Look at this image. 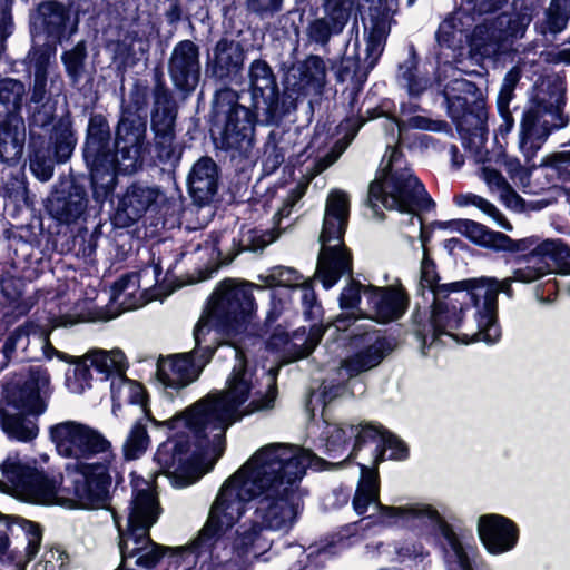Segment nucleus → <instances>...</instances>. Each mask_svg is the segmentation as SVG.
<instances>
[{"mask_svg":"<svg viewBox=\"0 0 570 570\" xmlns=\"http://www.w3.org/2000/svg\"><path fill=\"white\" fill-rule=\"evenodd\" d=\"M327 462L309 450L272 443L257 450L222 487L208 519L189 549L209 553L207 570H246V557L266 550L262 529L287 531L303 507L307 468Z\"/></svg>","mask_w":570,"mask_h":570,"instance_id":"nucleus-1","label":"nucleus"},{"mask_svg":"<svg viewBox=\"0 0 570 570\" xmlns=\"http://www.w3.org/2000/svg\"><path fill=\"white\" fill-rule=\"evenodd\" d=\"M236 363L226 382V390L208 394L180 415L163 422L169 429L185 425L199 448L213 446L220 455L225 431L245 415L274 407L277 396L276 373L271 370L264 389L248 367L245 355L235 348Z\"/></svg>","mask_w":570,"mask_h":570,"instance_id":"nucleus-2","label":"nucleus"},{"mask_svg":"<svg viewBox=\"0 0 570 570\" xmlns=\"http://www.w3.org/2000/svg\"><path fill=\"white\" fill-rule=\"evenodd\" d=\"M50 438L59 455L75 460L66 468V478L75 483L73 494L108 503L117 464L111 442L99 430L78 421L51 426Z\"/></svg>","mask_w":570,"mask_h":570,"instance_id":"nucleus-3","label":"nucleus"},{"mask_svg":"<svg viewBox=\"0 0 570 570\" xmlns=\"http://www.w3.org/2000/svg\"><path fill=\"white\" fill-rule=\"evenodd\" d=\"M381 170L368 187V206L376 210L382 207L406 214V224L417 226L420 239H423L421 210L429 209L433 203L424 186L407 167L402 153L393 147L382 159Z\"/></svg>","mask_w":570,"mask_h":570,"instance_id":"nucleus-4","label":"nucleus"},{"mask_svg":"<svg viewBox=\"0 0 570 570\" xmlns=\"http://www.w3.org/2000/svg\"><path fill=\"white\" fill-rule=\"evenodd\" d=\"M0 469L7 491L21 501L81 509H99L107 505L101 499L85 500L76 497L72 480L67 479V484L62 485L60 475H49L39 471L17 453L9 454Z\"/></svg>","mask_w":570,"mask_h":570,"instance_id":"nucleus-5","label":"nucleus"},{"mask_svg":"<svg viewBox=\"0 0 570 570\" xmlns=\"http://www.w3.org/2000/svg\"><path fill=\"white\" fill-rule=\"evenodd\" d=\"M353 508L358 514H364L372 508L374 510L372 515H376L386 525H392L400 519H425L433 530L446 541L450 569L472 570L469 558L456 534L434 509L423 504L396 508L380 503L377 473L365 465H362V474L353 499Z\"/></svg>","mask_w":570,"mask_h":570,"instance_id":"nucleus-6","label":"nucleus"},{"mask_svg":"<svg viewBox=\"0 0 570 570\" xmlns=\"http://www.w3.org/2000/svg\"><path fill=\"white\" fill-rule=\"evenodd\" d=\"M50 393V375L42 366H29L16 374L4 387L7 406L0 407V425L3 432L21 442L33 440L39 431L36 421L21 413H12L9 406L39 415L45 412Z\"/></svg>","mask_w":570,"mask_h":570,"instance_id":"nucleus-7","label":"nucleus"},{"mask_svg":"<svg viewBox=\"0 0 570 570\" xmlns=\"http://www.w3.org/2000/svg\"><path fill=\"white\" fill-rule=\"evenodd\" d=\"M161 509L156 494L149 489L137 490L127 518V528L119 530V550L122 561L132 559L137 567H155L168 548L155 543L149 537L150 528L157 522Z\"/></svg>","mask_w":570,"mask_h":570,"instance_id":"nucleus-8","label":"nucleus"},{"mask_svg":"<svg viewBox=\"0 0 570 570\" xmlns=\"http://www.w3.org/2000/svg\"><path fill=\"white\" fill-rule=\"evenodd\" d=\"M348 214V195L343 190H332L326 199L316 268V277L325 288L332 287L344 274L352 272V258L343 244Z\"/></svg>","mask_w":570,"mask_h":570,"instance_id":"nucleus-9","label":"nucleus"},{"mask_svg":"<svg viewBox=\"0 0 570 570\" xmlns=\"http://www.w3.org/2000/svg\"><path fill=\"white\" fill-rule=\"evenodd\" d=\"M262 289L247 282L223 281L212 296L207 314L202 316L194 330L196 345H200L212 326L227 333H239L247 328L256 315L253 289Z\"/></svg>","mask_w":570,"mask_h":570,"instance_id":"nucleus-10","label":"nucleus"},{"mask_svg":"<svg viewBox=\"0 0 570 570\" xmlns=\"http://www.w3.org/2000/svg\"><path fill=\"white\" fill-rule=\"evenodd\" d=\"M514 282L513 275L502 281L490 277L464 281L466 293L463 296L469 297L475 307V325H466V337L488 344L500 340L501 330L497 321L498 295L502 292L511 296V285Z\"/></svg>","mask_w":570,"mask_h":570,"instance_id":"nucleus-11","label":"nucleus"},{"mask_svg":"<svg viewBox=\"0 0 570 570\" xmlns=\"http://www.w3.org/2000/svg\"><path fill=\"white\" fill-rule=\"evenodd\" d=\"M569 117L559 105L534 100L524 110L520 120L519 149L531 159L541 149L552 131L564 128Z\"/></svg>","mask_w":570,"mask_h":570,"instance_id":"nucleus-12","label":"nucleus"},{"mask_svg":"<svg viewBox=\"0 0 570 570\" xmlns=\"http://www.w3.org/2000/svg\"><path fill=\"white\" fill-rule=\"evenodd\" d=\"M109 136V126L106 119L101 116L91 117L83 156L90 167L91 181L97 196H106L114 189Z\"/></svg>","mask_w":570,"mask_h":570,"instance_id":"nucleus-13","label":"nucleus"},{"mask_svg":"<svg viewBox=\"0 0 570 570\" xmlns=\"http://www.w3.org/2000/svg\"><path fill=\"white\" fill-rule=\"evenodd\" d=\"M146 120L136 112H125L120 118L115 139V153H111L112 176L117 173L131 174L142 164L146 149Z\"/></svg>","mask_w":570,"mask_h":570,"instance_id":"nucleus-14","label":"nucleus"},{"mask_svg":"<svg viewBox=\"0 0 570 570\" xmlns=\"http://www.w3.org/2000/svg\"><path fill=\"white\" fill-rule=\"evenodd\" d=\"M161 272L160 264L155 263L139 273L121 277L112 287V302L121 306L122 311H131L146 305L156 298V295L148 294V288L153 286V283L159 281Z\"/></svg>","mask_w":570,"mask_h":570,"instance_id":"nucleus-15","label":"nucleus"},{"mask_svg":"<svg viewBox=\"0 0 570 570\" xmlns=\"http://www.w3.org/2000/svg\"><path fill=\"white\" fill-rule=\"evenodd\" d=\"M456 301V298L450 297L448 299H433L428 330L424 328L423 331L417 332L423 347H425L428 344L429 338L430 345H432L442 335H448L452 338L459 340V336L454 334V331L461 326L464 328V331L461 333L462 342L466 344L475 342L474 340L464 335V333L468 331V324L475 325V317L472 321L462 324V308H459L454 304Z\"/></svg>","mask_w":570,"mask_h":570,"instance_id":"nucleus-16","label":"nucleus"},{"mask_svg":"<svg viewBox=\"0 0 570 570\" xmlns=\"http://www.w3.org/2000/svg\"><path fill=\"white\" fill-rule=\"evenodd\" d=\"M189 444L179 441H168L161 444L155 455L161 472L166 474L174 487L184 488L196 482V459Z\"/></svg>","mask_w":570,"mask_h":570,"instance_id":"nucleus-17","label":"nucleus"},{"mask_svg":"<svg viewBox=\"0 0 570 570\" xmlns=\"http://www.w3.org/2000/svg\"><path fill=\"white\" fill-rule=\"evenodd\" d=\"M364 314L379 323L400 318L409 305L407 294L399 282L383 287L368 285L364 289Z\"/></svg>","mask_w":570,"mask_h":570,"instance_id":"nucleus-18","label":"nucleus"},{"mask_svg":"<svg viewBox=\"0 0 570 570\" xmlns=\"http://www.w3.org/2000/svg\"><path fill=\"white\" fill-rule=\"evenodd\" d=\"M528 22L525 18L501 14L492 22L479 24L471 36V47L481 56H492L500 50V42L508 37H522Z\"/></svg>","mask_w":570,"mask_h":570,"instance_id":"nucleus-19","label":"nucleus"},{"mask_svg":"<svg viewBox=\"0 0 570 570\" xmlns=\"http://www.w3.org/2000/svg\"><path fill=\"white\" fill-rule=\"evenodd\" d=\"M248 80L255 109L262 110L267 120L273 119L278 111L279 99L272 68L264 60H254L249 66Z\"/></svg>","mask_w":570,"mask_h":570,"instance_id":"nucleus-20","label":"nucleus"},{"mask_svg":"<svg viewBox=\"0 0 570 570\" xmlns=\"http://www.w3.org/2000/svg\"><path fill=\"white\" fill-rule=\"evenodd\" d=\"M168 71L178 89L187 92L193 91L200 77L198 47L190 40L178 42L169 58Z\"/></svg>","mask_w":570,"mask_h":570,"instance_id":"nucleus-21","label":"nucleus"},{"mask_svg":"<svg viewBox=\"0 0 570 570\" xmlns=\"http://www.w3.org/2000/svg\"><path fill=\"white\" fill-rule=\"evenodd\" d=\"M196 353L193 351L159 358L156 372L158 381L167 387L177 390L194 382L204 366V363L195 360Z\"/></svg>","mask_w":570,"mask_h":570,"instance_id":"nucleus-22","label":"nucleus"},{"mask_svg":"<svg viewBox=\"0 0 570 570\" xmlns=\"http://www.w3.org/2000/svg\"><path fill=\"white\" fill-rule=\"evenodd\" d=\"M159 196V189L141 184L130 185L118 203L115 222L126 227L137 222Z\"/></svg>","mask_w":570,"mask_h":570,"instance_id":"nucleus-23","label":"nucleus"},{"mask_svg":"<svg viewBox=\"0 0 570 570\" xmlns=\"http://www.w3.org/2000/svg\"><path fill=\"white\" fill-rule=\"evenodd\" d=\"M480 538L491 553H502L514 547L518 532L514 524L498 514L484 515L479 520Z\"/></svg>","mask_w":570,"mask_h":570,"instance_id":"nucleus-24","label":"nucleus"},{"mask_svg":"<svg viewBox=\"0 0 570 570\" xmlns=\"http://www.w3.org/2000/svg\"><path fill=\"white\" fill-rule=\"evenodd\" d=\"M31 343L40 347L45 356L49 360L53 356H57L60 360H68L65 353L56 350L51 345L48 333L33 324L19 326L7 338L2 351L0 352V357L9 360L17 351L27 352Z\"/></svg>","mask_w":570,"mask_h":570,"instance_id":"nucleus-25","label":"nucleus"},{"mask_svg":"<svg viewBox=\"0 0 570 570\" xmlns=\"http://www.w3.org/2000/svg\"><path fill=\"white\" fill-rule=\"evenodd\" d=\"M87 208L85 190L73 184L56 190L48 199L47 209L52 218L63 224L76 222Z\"/></svg>","mask_w":570,"mask_h":570,"instance_id":"nucleus-26","label":"nucleus"},{"mask_svg":"<svg viewBox=\"0 0 570 570\" xmlns=\"http://www.w3.org/2000/svg\"><path fill=\"white\" fill-rule=\"evenodd\" d=\"M440 228H449L466 236L473 243L497 249V250H515L514 242L507 235L490 230L484 225L470 219H458L452 222L435 223Z\"/></svg>","mask_w":570,"mask_h":570,"instance_id":"nucleus-27","label":"nucleus"},{"mask_svg":"<svg viewBox=\"0 0 570 570\" xmlns=\"http://www.w3.org/2000/svg\"><path fill=\"white\" fill-rule=\"evenodd\" d=\"M326 66L318 56H309L298 62L288 73L287 83L298 95L320 92L325 86Z\"/></svg>","mask_w":570,"mask_h":570,"instance_id":"nucleus-28","label":"nucleus"},{"mask_svg":"<svg viewBox=\"0 0 570 570\" xmlns=\"http://www.w3.org/2000/svg\"><path fill=\"white\" fill-rule=\"evenodd\" d=\"M324 331L320 326H312L308 334L305 330L295 331L292 336L287 333H275L268 341L272 348H283L288 355L291 361H296L308 356L316 345L320 343Z\"/></svg>","mask_w":570,"mask_h":570,"instance_id":"nucleus-29","label":"nucleus"},{"mask_svg":"<svg viewBox=\"0 0 570 570\" xmlns=\"http://www.w3.org/2000/svg\"><path fill=\"white\" fill-rule=\"evenodd\" d=\"M187 181L194 200L200 205L208 203L217 191L218 168L215 161L209 157L198 159Z\"/></svg>","mask_w":570,"mask_h":570,"instance_id":"nucleus-30","label":"nucleus"},{"mask_svg":"<svg viewBox=\"0 0 570 570\" xmlns=\"http://www.w3.org/2000/svg\"><path fill=\"white\" fill-rule=\"evenodd\" d=\"M26 141V126L21 116L0 121V159L16 164L22 156Z\"/></svg>","mask_w":570,"mask_h":570,"instance_id":"nucleus-31","label":"nucleus"},{"mask_svg":"<svg viewBox=\"0 0 570 570\" xmlns=\"http://www.w3.org/2000/svg\"><path fill=\"white\" fill-rule=\"evenodd\" d=\"M365 340L367 346L345 360L342 364V370H344L348 376L358 375L362 372L377 366L390 350V344L385 338L366 336Z\"/></svg>","mask_w":570,"mask_h":570,"instance_id":"nucleus-32","label":"nucleus"},{"mask_svg":"<svg viewBox=\"0 0 570 570\" xmlns=\"http://www.w3.org/2000/svg\"><path fill=\"white\" fill-rule=\"evenodd\" d=\"M244 63L242 46L228 39H220L215 49L212 72L216 78L224 79L237 75Z\"/></svg>","mask_w":570,"mask_h":570,"instance_id":"nucleus-33","label":"nucleus"},{"mask_svg":"<svg viewBox=\"0 0 570 570\" xmlns=\"http://www.w3.org/2000/svg\"><path fill=\"white\" fill-rule=\"evenodd\" d=\"M423 239V258L421 262V274L419 283L422 294H424V291L428 289L433 295V299H448L452 293H466V288L463 286L464 281L450 284H439V276L435 269V265L433 261H431L428 256L425 249L426 237L424 234ZM421 242L423 240L421 239Z\"/></svg>","mask_w":570,"mask_h":570,"instance_id":"nucleus-34","label":"nucleus"},{"mask_svg":"<svg viewBox=\"0 0 570 570\" xmlns=\"http://www.w3.org/2000/svg\"><path fill=\"white\" fill-rule=\"evenodd\" d=\"M368 425V423L364 425L327 424L323 433L326 440L325 446L328 456L332 459H340L347 451L350 440L354 438L355 444L347 458L353 455L363 444L357 442V434H360V432H362Z\"/></svg>","mask_w":570,"mask_h":570,"instance_id":"nucleus-35","label":"nucleus"},{"mask_svg":"<svg viewBox=\"0 0 570 570\" xmlns=\"http://www.w3.org/2000/svg\"><path fill=\"white\" fill-rule=\"evenodd\" d=\"M110 392L114 401V412L117 407H120L121 404H137L149 421L158 424L147 409L146 395L142 385L127 379L126 374H121L120 376H115L110 382Z\"/></svg>","mask_w":570,"mask_h":570,"instance_id":"nucleus-36","label":"nucleus"},{"mask_svg":"<svg viewBox=\"0 0 570 570\" xmlns=\"http://www.w3.org/2000/svg\"><path fill=\"white\" fill-rule=\"evenodd\" d=\"M530 256L540 258V265L549 266V273L570 275V248L560 239H546Z\"/></svg>","mask_w":570,"mask_h":570,"instance_id":"nucleus-37","label":"nucleus"},{"mask_svg":"<svg viewBox=\"0 0 570 570\" xmlns=\"http://www.w3.org/2000/svg\"><path fill=\"white\" fill-rule=\"evenodd\" d=\"M175 119V101L169 90L158 78L154 89V111L151 117L154 132L174 131Z\"/></svg>","mask_w":570,"mask_h":570,"instance_id":"nucleus-38","label":"nucleus"},{"mask_svg":"<svg viewBox=\"0 0 570 570\" xmlns=\"http://www.w3.org/2000/svg\"><path fill=\"white\" fill-rule=\"evenodd\" d=\"M85 360L102 374L105 380H110V382L115 376L126 374L128 367L125 354L118 348L110 351L94 348L85 354Z\"/></svg>","mask_w":570,"mask_h":570,"instance_id":"nucleus-39","label":"nucleus"},{"mask_svg":"<svg viewBox=\"0 0 570 570\" xmlns=\"http://www.w3.org/2000/svg\"><path fill=\"white\" fill-rule=\"evenodd\" d=\"M368 440L377 441V454L374 459L375 463L383 461V455L386 448L391 450L390 459L402 460L407 455V449L405 444L395 435L381 430L380 426L370 424L362 432H360V434H357L358 443H365Z\"/></svg>","mask_w":570,"mask_h":570,"instance_id":"nucleus-40","label":"nucleus"},{"mask_svg":"<svg viewBox=\"0 0 570 570\" xmlns=\"http://www.w3.org/2000/svg\"><path fill=\"white\" fill-rule=\"evenodd\" d=\"M26 96L24 85L12 78L0 80V121L20 116Z\"/></svg>","mask_w":570,"mask_h":570,"instance_id":"nucleus-41","label":"nucleus"},{"mask_svg":"<svg viewBox=\"0 0 570 570\" xmlns=\"http://www.w3.org/2000/svg\"><path fill=\"white\" fill-rule=\"evenodd\" d=\"M252 131L249 110L243 106L230 107L224 127V140L228 147L239 144Z\"/></svg>","mask_w":570,"mask_h":570,"instance_id":"nucleus-42","label":"nucleus"},{"mask_svg":"<svg viewBox=\"0 0 570 570\" xmlns=\"http://www.w3.org/2000/svg\"><path fill=\"white\" fill-rule=\"evenodd\" d=\"M474 92L475 86L462 78H455L445 85L443 94L454 120H459L464 115L468 108V96Z\"/></svg>","mask_w":570,"mask_h":570,"instance_id":"nucleus-43","label":"nucleus"},{"mask_svg":"<svg viewBox=\"0 0 570 570\" xmlns=\"http://www.w3.org/2000/svg\"><path fill=\"white\" fill-rule=\"evenodd\" d=\"M371 69L366 68V62L358 52V43L355 42L353 49L347 48L345 55L336 70L337 80L343 82L351 79L355 83H363Z\"/></svg>","mask_w":570,"mask_h":570,"instance_id":"nucleus-44","label":"nucleus"},{"mask_svg":"<svg viewBox=\"0 0 570 570\" xmlns=\"http://www.w3.org/2000/svg\"><path fill=\"white\" fill-rule=\"evenodd\" d=\"M67 14L65 8L57 2H45L39 6L35 17V26L45 29L50 36H58L65 27Z\"/></svg>","mask_w":570,"mask_h":570,"instance_id":"nucleus-45","label":"nucleus"},{"mask_svg":"<svg viewBox=\"0 0 570 570\" xmlns=\"http://www.w3.org/2000/svg\"><path fill=\"white\" fill-rule=\"evenodd\" d=\"M51 140L55 146V154L58 161H66L72 154L76 137L69 117H63L53 127Z\"/></svg>","mask_w":570,"mask_h":570,"instance_id":"nucleus-46","label":"nucleus"},{"mask_svg":"<svg viewBox=\"0 0 570 570\" xmlns=\"http://www.w3.org/2000/svg\"><path fill=\"white\" fill-rule=\"evenodd\" d=\"M480 177L487 184L489 190L499 194L500 198L508 205L519 202L520 198L517 193L495 168L483 166L480 169Z\"/></svg>","mask_w":570,"mask_h":570,"instance_id":"nucleus-47","label":"nucleus"},{"mask_svg":"<svg viewBox=\"0 0 570 570\" xmlns=\"http://www.w3.org/2000/svg\"><path fill=\"white\" fill-rule=\"evenodd\" d=\"M150 439L146 425L137 421L129 430L122 450L126 459L135 460L146 452Z\"/></svg>","mask_w":570,"mask_h":570,"instance_id":"nucleus-48","label":"nucleus"},{"mask_svg":"<svg viewBox=\"0 0 570 570\" xmlns=\"http://www.w3.org/2000/svg\"><path fill=\"white\" fill-rule=\"evenodd\" d=\"M454 203H455V205H458L460 207L470 206V205L475 206L479 209H481L484 214L492 217L498 223V225L500 227H502L507 230L512 229L511 224L504 218V216L499 212V209L493 204H491L489 200H487L485 198H483L479 195H475L472 193L460 194L454 197Z\"/></svg>","mask_w":570,"mask_h":570,"instance_id":"nucleus-49","label":"nucleus"},{"mask_svg":"<svg viewBox=\"0 0 570 570\" xmlns=\"http://www.w3.org/2000/svg\"><path fill=\"white\" fill-rule=\"evenodd\" d=\"M66 356L69 360H63L65 362L73 363L76 365L73 376L67 377V387L75 394H81L90 386L91 374L88 366L89 362L85 360V355L81 357H73L66 354Z\"/></svg>","mask_w":570,"mask_h":570,"instance_id":"nucleus-50","label":"nucleus"},{"mask_svg":"<svg viewBox=\"0 0 570 570\" xmlns=\"http://www.w3.org/2000/svg\"><path fill=\"white\" fill-rule=\"evenodd\" d=\"M386 38V28L384 23H377L370 32L366 39L365 56L363 60L366 62L367 69H373L380 56L383 52Z\"/></svg>","mask_w":570,"mask_h":570,"instance_id":"nucleus-51","label":"nucleus"},{"mask_svg":"<svg viewBox=\"0 0 570 570\" xmlns=\"http://www.w3.org/2000/svg\"><path fill=\"white\" fill-rule=\"evenodd\" d=\"M265 286L299 287L304 283L303 276L289 267H274L268 274L259 276Z\"/></svg>","mask_w":570,"mask_h":570,"instance_id":"nucleus-52","label":"nucleus"},{"mask_svg":"<svg viewBox=\"0 0 570 570\" xmlns=\"http://www.w3.org/2000/svg\"><path fill=\"white\" fill-rule=\"evenodd\" d=\"M19 272L20 267L16 263L9 269H0L1 292L10 302H17L22 295L24 284L18 276Z\"/></svg>","mask_w":570,"mask_h":570,"instance_id":"nucleus-53","label":"nucleus"},{"mask_svg":"<svg viewBox=\"0 0 570 570\" xmlns=\"http://www.w3.org/2000/svg\"><path fill=\"white\" fill-rule=\"evenodd\" d=\"M547 24L551 32L562 31L570 17L569 0H552L546 12Z\"/></svg>","mask_w":570,"mask_h":570,"instance_id":"nucleus-54","label":"nucleus"},{"mask_svg":"<svg viewBox=\"0 0 570 570\" xmlns=\"http://www.w3.org/2000/svg\"><path fill=\"white\" fill-rule=\"evenodd\" d=\"M520 78L521 72L518 68L514 67L511 70H509L503 79L501 89L498 95V109L499 111L505 112V116L508 117V126L511 124L509 105L513 99V91Z\"/></svg>","mask_w":570,"mask_h":570,"instance_id":"nucleus-55","label":"nucleus"},{"mask_svg":"<svg viewBox=\"0 0 570 570\" xmlns=\"http://www.w3.org/2000/svg\"><path fill=\"white\" fill-rule=\"evenodd\" d=\"M342 30V27H337L335 22L324 16L311 22L307 35L312 41L324 46L330 41L332 36L341 33Z\"/></svg>","mask_w":570,"mask_h":570,"instance_id":"nucleus-56","label":"nucleus"},{"mask_svg":"<svg viewBox=\"0 0 570 570\" xmlns=\"http://www.w3.org/2000/svg\"><path fill=\"white\" fill-rule=\"evenodd\" d=\"M353 7L354 0H324L323 2L324 16L343 29L350 19Z\"/></svg>","mask_w":570,"mask_h":570,"instance_id":"nucleus-57","label":"nucleus"},{"mask_svg":"<svg viewBox=\"0 0 570 570\" xmlns=\"http://www.w3.org/2000/svg\"><path fill=\"white\" fill-rule=\"evenodd\" d=\"M85 58L86 48L82 42L77 43L62 56L66 71L73 83H77L82 77Z\"/></svg>","mask_w":570,"mask_h":570,"instance_id":"nucleus-58","label":"nucleus"},{"mask_svg":"<svg viewBox=\"0 0 570 570\" xmlns=\"http://www.w3.org/2000/svg\"><path fill=\"white\" fill-rule=\"evenodd\" d=\"M279 236V232L271 230H248L242 239L244 249L250 252L263 250L267 245L275 242Z\"/></svg>","mask_w":570,"mask_h":570,"instance_id":"nucleus-59","label":"nucleus"},{"mask_svg":"<svg viewBox=\"0 0 570 570\" xmlns=\"http://www.w3.org/2000/svg\"><path fill=\"white\" fill-rule=\"evenodd\" d=\"M364 287L356 281H351L342 291L340 296V305L343 309H357L360 313H364V308L358 307L362 303L361 296L364 295Z\"/></svg>","mask_w":570,"mask_h":570,"instance_id":"nucleus-60","label":"nucleus"},{"mask_svg":"<svg viewBox=\"0 0 570 570\" xmlns=\"http://www.w3.org/2000/svg\"><path fill=\"white\" fill-rule=\"evenodd\" d=\"M20 525L27 535L28 544L26 548V556L27 560L30 561L39 552L42 537L41 530L37 523L24 519L20 520Z\"/></svg>","mask_w":570,"mask_h":570,"instance_id":"nucleus-61","label":"nucleus"},{"mask_svg":"<svg viewBox=\"0 0 570 570\" xmlns=\"http://www.w3.org/2000/svg\"><path fill=\"white\" fill-rule=\"evenodd\" d=\"M28 57L31 66L35 68V72L48 73V67L55 57V50L50 45L46 43L41 47L32 48Z\"/></svg>","mask_w":570,"mask_h":570,"instance_id":"nucleus-62","label":"nucleus"},{"mask_svg":"<svg viewBox=\"0 0 570 570\" xmlns=\"http://www.w3.org/2000/svg\"><path fill=\"white\" fill-rule=\"evenodd\" d=\"M174 140V131L155 132L157 157L161 161H169L175 157L176 148Z\"/></svg>","mask_w":570,"mask_h":570,"instance_id":"nucleus-63","label":"nucleus"},{"mask_svg":"<svg viewBox=\"0 0 570 570\" xmlns=\"http://www.w3.org/2000/svg\"><path fill=\"white\" fill-rule=\"evenodd\" d=\"M402 79L409 94L414 97L423 94L431 85L430 80L421 75L417 69H406L402 73Z\"/></svg>","mask_w":570,"mask_h":570,"instance_id":"nucleus-64","label":"nucleus"}]
</instances>
